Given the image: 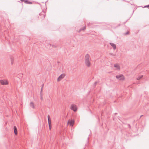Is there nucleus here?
<instances>
[{
    "label": "nucleus",
    "instance_id": "1",
    "mask_svg": "<svg viewBox=\"0 0 149 149\" xmlns=\"http://www.w3.org/2000/svg\"><path fill=\"white\" fill-rule=\"evenodd\" d=\"M116 77L117 79L120 80H123L125 79L124 76L122 74L116 75Z\"/></svg>",
    "mask_w": 149,
    "mask_h": 149
},
{
    "label": "nucleus",
    "instance_id": "2",
    "mask_svg": "<svg viewBox=\"0 0 149 149\" xmlns=\"http://www.w3.org/2000/svg\"><path fill=\"white\" fill-rule=\"evenodd\" d=\"M0 83L2 85H7L8 84V81L5 79L0 80Z\"/></svg>",
    "mask_w": 149,
    "mask_h": 149
},
{
    "label": "nucleus",
    "instance_id": "3",
    "mask_svg": "<svg viewBox=\"0 0 149 149\" xmlns=\"http://www.w3.org/2000/svg\"><path fill=\"white\" fill-rule=\"evenodd\" d=\"M70 109L71 110H73L75 112L77 110V108L76 106L74 104H72L71 105L70 107Z\"/></svg>",
    "mask_w": 149,
    "mask_h": 149
},
{
    "label": "nucleus",
    "instance_id": "4",
    "mask_svg": "<svg viewBox=\"0 0 149 149\" xmlns=\"http://www.w3.org/2000/svg\"><path fill=\"white\" fill-rule=\"evenodd\" d=\"M85 61H87L89 60H91L89 55L88 54H87L85 57Z\"/></svg>",
    "mask_w": 149,
    "mask_h": 149
},
{
    "label": "nucleus",
    "instance_id": "5",
    "mask_svg": "<svg viewBox=\"0 0 149 149\" xmlns=\"http://www.w3.org/2000/svg\"><path fill=\"white\" fill-rule=\"evenodd\" d=\"M91 61V60H89L85 61V64L88 67H89L91 65L90 61Z\"/></svg>",
    "mask_w": 149,
    "mask_h": 149
},
{
    "label": "nucleus",
    "instance_id": "6",
    "mask_svg": "<svg viewBox=\"0 0 149 149\" xmlns=\"http://www.w3.org/2000/svg\"><path fill=\"white\" fill-rule=\"evenodd\" d=\"M65 75L64 74H62L58 78L57 80L59 81L65 77Z\"/></svg>",
    "mask_w": 149,
    "mask_h": 149
},
{
    "label": "nucleus",
    "instance_id": "7",
    "mask_svg": "<svg viewBox=\"0 0 149 149\" xmlns=\"http://www.w3.org/2000/svg\"><path fill=\"white\" fill-rule=\"evenodd\" d=\"M22 2H24L25 3L28 4H31L32 3L29 1L27 0H20Z\"/></svg>",
    "mask_w": 149,
    "mask_h": 149
},
{
    "label": "nucleus",
    "instance_id": "8",
    "mask_svg": "<svg viewBox=\"0 0 149 149\" xmlns=\"http://www.w3.org/2000/svg\"><path fill=\"white\" fill-rule=\"evenodd\" d=\"M52 46V47H56V46L54 45H51L50 44H48L46 46V47L49 49H51V47Z\"/></svg>",
    "mask_w": 149,
    "mask_h": 149
},
{
    "label": "nucleus",
    "instance_id": "9",
    "mask_svg": "<svg viewBox=\"0 0 149 149\" xmlns=\"http://www.w3.org/2000/svg\"><path fill=\"white\" fill-rule=\"evenodd\" d=\"M110 44L113 47L114 50H115L116 49V46L115 44L112 43H110Z\"/></svg>",
    "mask_w": 149,
    "mask_h": 149
},
{
    "label": "nucleus",
    "instance_id": "10",
    "mask_svg": "<svg viewBox=\"0 0 149 149\" xmlns=\"http://www.w3.org/2000/svg\"><path fill=\"white\" fill-rule=\"evenodd\" d=\"M74 123V120H72L70 121H68V123L70 125L72 126L73 125V124Z\"/></svg>",
    "mask_w": 149,
    "mask_h": 149
},
{
    "label": "nucleus",
    "instance_id": "11",
    "mask_svg": "<svg viewBox=\"0 0 149 149\" xmlns=\"http://www.w3.org/2000/svg\"><path fill=\"white\" fill-rule=\"evenodd\" d=\"M14 130L15 134V135H17V127L15 126H14Z\"/></svg>",
    "mask_w": 149,
    "mask_h": 149
},
{
    "label": "nucleus",
    "instance_id": "12",
    "mask_svg": "<svg viewBox=\"0 0 149 149\" xmlns=\"http://www.w3.org/2000/svg\"><path fill=\"white\" fill-rule=\"evenodd\" d=\"M114 67L117 68V69H120V67L119 66L118 64H116L114 65Z\"/></svg>",
    "mask_w": 149,
    "mask_h": 149
},
{
    "label": "nucleus",
    "instance_id": "13",
    "mask_svg": "<svg viewBox=\"0 0 149 149\" xmlns=\"http://www.w3.org/2000/svg\"><path fill=\"white\" fill-rule=\"evenodd\" d=\"M30 107H31L32 108H34V104L33 102H31L30 104Z\"/></svg>",
    "mask_w": 149,
    "mask_h": 149
},
{
    "label": "nucleus",
    "instance_id": "14",
    "mask_svg": "<svg viewBox=\"0 0 149 149\" xmlns=\"http://www.w3.org/2000/svg\"><path fill=\"white\" fill-rule=\"evenodd\" d=\"M86 29V26H85L83 27L82 28H81L79 30L78 32H80L81 31H84Z\"/></svg>",
    "mask_w": 149,
    "mask_h": 149
},
{
    "label": "nucleus",
    "instance_id": "15",
    "mask_svg": "<svg viewBox=\"0 0 149 149\" xmlns=\"http://www.w3.org/2000/svg\"><path fill=\"white\" fill-rule=\"evenodd\" d=\"M143 77V75H141L139 76V77H138L136 78V79L138 80H139L140 79H141Z\"/></svg>",
    "mask_w": 149,
    "mask_h": 149
},
{
    "label": "nucleus",
    "instance_id": "16",
    "mask_svg": "<svg viewBox=\"0 0 149 149\" xmlns=\"http://www.w3.org/2000/svg\"><path fill=\"white\" fill-rule=\"evenodd\" d=\"M43 86H44V84H43L42 85V86L41 88V91H40V94H42V89H43Z\"/></svg>",
    "mask_w": 149,
    "mask_h": 149
},
{
    "label": "nucleus",
    "instance_id": "17",
    "mask_svg": "<svg viewBox=\"0 0 149 149\" xmlns=\"http://www.w3.org/2000/svg\"><path fill=\"white\" fill-rule=\"evenodd\" d=\"M48 120V123L49 125H51V119L49 120Z\"/></svg>",
    "mask_w": 149,
    "mask_h": 149
},
{
    "label": "nucleus",
    "instance_id": "18",
    "mask_svg": "<svg viewBox=\"0 0 149 149\" xmlns=\"http://www.w3.org/2000/svg\"><path fill=\"white\" fill-rule=\"evenodd\" d=\"M11 64L12 65L13 63V60L12 58H11Z\"/></svg>",
    "mask_w": 149,
    "mask_h": 149
},
{
    "label": "nucleus",
    "instance_id": "19",
    "mask_svg": "<svg viewBox=\"0 0 149 149\" xmlns=\"http://www.w3.org/2000/svg\"><path fill=\"white\" fill-rule=\"evenodd\" d=\"M109 54L110 55L113 56H115L116 55L113 54V53H110Z\"/></svg>",
    "mask_w": 149,
    "mask_h": 149
},
{
    "label": "nucleus",
    "instance_id": "20",
    "mask_svg": "<svg viewBox=\"0 0 149 149\" xmlns=\"http://www.w3.org/2000/svg\"><path fill=\"white\" fill-rule=\"evenodd\" d=\"M49 125V129L50 130H51L52 128L51 125Z\"/></svg>",
    "mask_w": 149,
    "mask_h": 149
},
{
    "label": "nucleus",
    "instance_id": "21",
    "mask_svg": "<svg viewBox=\"0 0 149 149\" xmlns=\"http://www.w3.org/2000/svg\"><path fill=\"white\" fill-rule=\"evenodd\" d=\"M47 117H48V120L51 119L50 116L49 115H48Z\"/></svg>",
    "mask_w": 149,
    "mask_h": 149
},
{
    "label": "nucleus",
    "instance_id": "22",
    "mask_svg": "<svg viewBox=\"0 0 149 149\" xmlns=\"http://www.w3.org/2000/svg\"><path fill=\"white\" fill-rule=\"evenodd\" d=\"M144 7H147V8H149V5L145 6Z\"/></svg>",
    "mask_w": 149,
    "mask_h": 149
},
{
    "label": "nucleus",
    "instance_id": "23",
    "mask_svg": "<svg viewBox=\"0 0 149 149\" xmlns=\"http://www.w3.org/2000/svg\"><path fill=\"white\" fill-rule=\"evenodd\" d=\"M97 81H95L94 84V86H95L97 84Z\"/></svg>",
    "mask_w": 149,
    "mask_h": 149
},
{
    "label": "nucleus",
    "instance_id": "24",
    "mask_svg": "<svg viewBox=\"0 0 149 149\" xmlns=\"http://www.w3.org/2000/svg\"><path fill=\"white\" fill-rule=\"evenodd\" d=\"M129 34V32H127L126 33H125V35H128Z\"/></svg>",
    "mask_w": 149,
    "mask_h": 149
},
{
    "label": "nucleus",
    "instance_id": "25",
    "mask_svg": "<svg viewBox=\"0 0 149 149\" xmlns=\"http://www.w3.org/2000/svg\"><path fill=\"white\" fill-rule=\"evenodd\" d=\"M40 98H41V99L42 100V94H40Z\"/></svg>",
    "mask_w": 149,
    "mask_h": 149
},
{
    "label": "nucleus",
    "instance_id": "26",
    "mask_svg": "<svg viewBox=\"0 0 149 149\" xmlns=\"http://www.w3.org/2000/svg\"><path fill=\"white\" fill-rule=\"evenodd\" d=\"M128 126L130 128L131 127V126L130 124L128 125Z\"/></svg>",
    "mask_w": 149,
    "mask_h": 149
},
{
    "label": "nucleus",
    "instance_id": "27",
    "mask_svg": "<svg viewBox=\"0 0 149 149\" xmlns=\"http://www.w3.org/2000/svg\"><path fill=\"white\" fill-rule=\"evenodd\" d=\"M142 116H143V115H141L140 116V118H141V117H142Z\"/></svg>",
    "mask_w": 149,
    "mask_h": 149
},
{
    "label": "nucleus",
    "instance_id": "28",
    "mask_svg": "<svg viewBox=\"0 0 149 149\" xmlns=\"http://www.w3.org/2000/svg\"><path fill=\"white\" fill-rule=\"evenodd\" d=\"M117 113H115V115L117 114Z\"/></svg>",
    "mask_w": 149,
    "mask_h": 149
}]
</instances>
